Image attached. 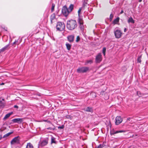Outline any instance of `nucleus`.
I'll use <instances>...</instances> for the list:
<instances>
[{
	"label": "nucleus",
	"instance_id": "19",
	"mask_svg": "<svg viewBox=\"0 0 148 148\" xmlns=\"http://www.w3.org/2000/svg\"><path fill=\"white\" fill-rule=\"evenodd\" d=\"M66 45L67 50H70L71 49V45L68 43H66Z\"/></svg>",
	"mask_w": 148,
	"mask_h": 148
},
{
	"label": "nucleus",
	"instance_id": "40",
	"mask_svg": "<svg viewBox=\"0 0 148 148\" xmlns=\"http://www.w3.org/2000/svg\"><path fill=\"white\" fill-rule=\"evenodd\" d=\"M123 11L122 10H121L120 12V14H121L123 13Z\"/></svg>",
	"mask_w": 148,
	"mask_h": 148
},
{
	"label": "nucleus",
	"instance_id": "26",
	"mask_svg": "<svg viewBox=\"0 0 148 148\" xmlns=\"http://www.w3.org/2000/svg\"><path fill=\"white\" fill-rule=\"evenodd\" d=\"M125 131L123 130H119V131H114V133L112 134H117L119 133H121L123 132H125Z\"/></svg>",
	"mask_w": 148,
	"mask_h": 148
},
{
	"label": "nucleus",
	"instance_id": "7",
	"mask_svg": "<svg viewBox=\"0 0 148 148\" xmlns=\"http://www.w3.org/2000/svg\"><path fill=\"white\" fill-rule=\"evenodd\" d=\"M20 137L19 136H18L14 137L11 141V145L14 143L19 144L20 143Z\"/></svg>",
	"mask_w": 148,
	"mask_h": 148
},
{
	"label": "nucleus",
	"instance_id": "44",
	"mask_svg": "<svg viewBox=\"0 0 148 148\" xmlns=\"http://www.w3.org/2000/svg\"><path fill=\"white\" fill-rule=\"evenodd\" d=\"M142 1V0H138V1L139 2H141Z\"/></svg>",
	"mask_w": 148,
	"mask_h": 148
},
{
	"label": "nucleus",
	"instance_id": "33",
	"mask_svg": "<svg viewBox=\"0 0 148 148\" xmlns=\"http://www.w3.org/2000/svg\"><path fill=\"white\" fill-rule=\"evenodd\" d=\"M113 15L112 14H110V21H112V18H113Z\"/></svg>",
	"mask_w": 148,
	"mask_h": 148
},
{
	"label": "nucleus",
	"instance_id": "31",
	"mask_svg": "<svg viewBox=\"0 0 148 148\" xmlns=\"http://www.w3.org/2000/svg\"><path fill=\"white\" fill-rule=\"evenodd\" d=\"M106 50V49L105 47H103V53L104 55L105 56V53Z\"/></svg>",
	"mask_w": 148,
	"mask_h": 148
},
{
	"label": "nucleus",
	"instance_id": "42",
	"mask_svg": "<svg viewBox=\"0 0 148 148\" xmlns=\"http://www.w3.org/2000/svg\"><path fill=\"white\" fill-rule=\"evenodd\" d=\"M126 31V28H125L124 29V32H125Z\"/></svg>",
	"mask_w": 148,
	"mask_h": 148
},
{
	"label": "nucleus",
	"instance_id": "23",
	"mask_svg": "<svg viewBox=\"0 0 148 148\" xmlns=\"http://www.w3.org/2000/svg\"><path fill=\"white\" fill-rule=\"evenodd\" d=\"M8 45L5 46L3 48H2L0 50V52H3L5 51L7 49L8 47Z\"/></svg>",
	"mask_w": 148,
	"mask_h": 148
},
{
	"label": "nucleus",
	"instance_id": "6",
	"mask_svg": "<svg viewBox=\"0 0 148 148\" xmlns=\"http://www.w3.org/2000/svg\"><path fill=\"white\" fill-rule=\"evenodd\" d=\"M62 12L65 16H67L70 13L67 7L66 6H63L62 9Z\"/></svg>",
	"mask_w": 148,
	"mask_h": 148
},
{
	"label": "nucleus",
	"instance_id": "30",
	"mask_svg": "<svg viewBox=\"0 0 148 148\" xmlns=\"http://www.w3.org/2000/svg\"><path fill=\"white\" fill-rule=\"evenodd\" d=\"M104 147L103 144H100L98 146L95 148H102Z\"/></svg>",
	"mask_w": 148,
	"mask_h": 148
},
{
	"label": "nucleus",
	"instance_id": "12",
	"mask_svg": "<svg viewBox=\"0 0 148 148\" xmlns=\"http://www.w3.org/2000/svg\"><path fill=\"white\" fill-rule=\"evenodd\" d=\"M68 40L70 42H73L74 38V35H71L68 36L67 37Z\"/></svg>",
	"mask_w": 148,
	"mask_h": 148
},
{
	"label": "nucleus",
	"instance_id": "38",
	"mask_svg": "<svg viewBox=\"0 0 148 148\" xmlns=\"http://www.w3.org/2000/svg\"><path fill=\"white\" fill-rule=\"evenodd\" d=\"M137 94L138 95H139L140 94V92L139 91H137Z\"/></svg>",
	"mask_w": 148,
	"mask_h": 148
},
{
	"label": "nucleus",
	"instance_id": "39",
	"mask_svg": "<svg viewBox=\"0 0 148 148\" xmlns=\"http://www.w3.org/2000/svg\"><path fill=\"white\" fill-rule=\"evenodd\" d=\"M14 108H18V106H17V105H14Z\"/></svg>",
	"mask_w": 148,
	"mask_h": 148
},
{
	"label": "nucleus",
	"instance_id": "27",
	"mask_svg": "<svg viewBox=\"0 0 148 148\" xmlns=\"http://www.w3.org/2000/svg\"><path fill=\"white\" fill-rule=\"evenodd\" d=\"M12 133L13 132L8 133L5 134L4 136V137H6L8 136Z\"/></svg>",
	"mask_w": 148,
	"mask_h": 148
},
{
	"label": "nucleus",
	"instance_id": "25",
	"mask_svg": "<svg viewBox=\"0 0 148 148\" xmlns=\"http://www.w3.org/2000/svg\"><path fill=\"white\" fill-rule=\"evenodd\" d=\"M51 143H56V141H55V138L53 136H51Z\"/></svg>",
	"mask_w": 148,
	"mask_h": 148
},
{
	"label": "nucleus",
	"instance_id": "46",
	"mask_svg": "<svg viewBox=\"0 0 148 148\" xmlns=\"http://www.w3.org/2000/svg\"><path fill=\"white\" fill-rule=\"evenodd\" d=\"M16 42H14L13 43V44H16Z\"/></svg>",
	"mask_w": 148,
	"mask_h": 148
},
{
	"label": "nucleus",
	"instance_id": "1",
	"mask_svg": "<svg viewBox=\"0 0 148 148\" xmlns=\"http://www.w3.org/2000/svg\"><path fill=\"white\" fill-rule=\"evenodd\" d=\"M66 26L68 29L73 30L77 27V23L75 20H71L67 21Z\"/></svg>",
	"mask_w": 148,
	"mask_h": 148
},
{
	"label": "nucleus",
	"instance_id": "15",
	"mask_svg": "<svg viewBox=\"0 0 148 148\" xmlns=\"http://www.w3.org/2000/svg\"><path fill=\"white\" fill-rule=\"evenodd\" d=\"M74 8V5L72 4H71L68 8V9L69 12H71L72 10H73Z\"/></svg>",
	"mask_w": 148,
	"mask_h": 148
},
{
	"label": "nucleus",
	"instance_id": "18",
	"mask_svg": "<svg viewBox=\"0 0 148 148\" xmlns=\"http://www.w3.org/2000/svg\"><path fill=\"white\" fill-rule=\"evenodd\" d=\"M12 112H10L6 114L3 118L4 120H5L8 117L12 114Z\"/></svg>",
	"mask_w": 148,
	"mask_h": 148
},
{
	"label": "nucleus",
	"instance_id": "22",
	"mask_svg": "<svg viewBox=\"0 0 148 148\" xmlns=\"http://www.w3.org/2000/svg\"><path fill=\"white\" fill-rule=\"evenodd\" d=\"M82 10V8H80L78 11V18H82V16H81L80 15V14H81V10Z\"/></svg>",
	"mask_w": 148,
	"mask_h": 148
},
{
	"label": "nucleus",
	"instance_id": "4",
	"mask_svg": "<svg viewBox=\"0 0 148 148\" xmlns=\"http://www.w3.org/2000/svg\"><path fill=\"white\" fill-rule=\"evenodd\" d=\"M114 33L115 38H120L122 36V33L121 31L118 29H115L114 31Z\"/></svg>",
	"mask_w": 148,
	"mask_h": 148
},
{
	"label": "nucleus",
	"instance_id": "17",
	"mask_svg": "<svg viewBox=\"0 0 148 148\" xmlns=\"http://www.w3.org/2000/svg\"><path fill=\"white\" fill-rule=\"evenodd\" d=\"M85 111L88 112H92L93 111V109L91 108L87 107L85 110Z\"/></svg>",
	"mask_w": 148,
	"mask_h": 148
},
{
	"label": "nucleus",
	"instance_id": "43",
	"mask_svg": "<svg viewBox=\"0 0 148 148\" xmlns=\"http://www.w3.org/2000/svg\"><path fill=\"white\" fill-rule=\"evenodd\" d=\"M4 83H2L1 84H0L1 85H4Z\"/></svg>",
	"mask_w": 148,
	"mask_h": 148
},
{
	"label": "nucleus",
	"instance_id": "45",
	"mask_svg": "<svg viewBox=\"0 0 148 148\" xmlns=\"http://www.w3.org/2000/svg\"><path fill=\"white\" fill-rule=\"evenodd\" d=\"M2 138V136H1L0 135V140Z\"/></svg>",
	"mask_w": 148,
	"mask_h": 148
},
{
	"label": "nucleus",
	"instance_id": "20",
	"mask_svg": "<svg viewBox=\"0 0 148 148\" xmlns=\"http://www.w3.org/2000/svg\"><path fill=\"white\" fill-rule=\"evenodd\" d=\"M128 23H134V21L132 17H130L128 20Z\"/></svg>",
	"mask_w": 148,
	"mask_h": 148
},
{
	"label": "nucleus",
	"instance_id": "41",
	"mask_svg": "<svg viewBox=\"0 0 148 148\" xmlns=\"http://www.w3.org/2000/svg\"><path fill=\"white\" fill-rule=\"evenodd\" d=\"M130 119H131V118H130V117H129V118H127V120H129V121H130Z\"/></svg>",
	"mask_w": 148,
	"mask_h": 148
},
{
	"label": "nucleus",
	"instance_id": "14",
	"mask_svg": "<svg viewBox=\"0 0 148 148\" xmlns=\"http://www.w3.org/2000/svg\"><path fill=\"white\" fill-rule=\"evenodd\" d=\"M2 101H4V99H2L1 100L0 98V107L2 108L4 106V102Z\"/></svg>",
	"mask_w": 148,
	"mask_h": 148
},
{
	"label": "nucleus",
	"instance_id": "36",
	"mask_svg": "<svg viewBox=\"0 0 148 148\" xmlns=\"http://www.w3.org/2000/svg\"><path fill=\"white\" fill-rule=\"evenodd\" d=\"M55 128L53 129L51 127H49L48 128H47V130H53Z\"/></svg>",
	"mask_w": 148,
	"mask_h": 148
},
{
	"label": "nucleus",
	"instance_id": "35",
	"mask_svg": "<svg viewBox=\"0 0 148 148\" xmlns=\"http://www.w3.org/2000/svg\"><path fill=\"white\" fill-rule=\"evenodd\" d=\"M66 117L67 119H71V116L69 115H66Z\"/></svg>",
	"mask_w": 148,
	"mask_h": 148
},
{
	"label": "nucleus",
	"instance_id": "8",
	"mask_svg": "<svg viewBox=\"0 0 148 148\" xmlns=\"http://www.w3.org/2000/svg\"><path fill=\"white\" fill-rule=\"evenodd\" d=\"M102 60V55L101 53H98L96 56L95 62L96 63H99Z\"/></svg>",
	"mask_w": 148,
	"mask_h": 148
},
{
	"label": "nucleus",
	"instance_id": "5",
	"mask_svg": "<svg viewBox=\"0 0 148 148\" xmlns=\"http://www.w3.org/2000/svg\"><path fill=\"white\" fill-rule=\"evenodd\" d=\"M89 68L87 67H83L78 68L77 71L79 73H84L87 72L89 70Z\"/></svg>",
	"mask_w": 148,
	"mask_h": 148
},
{
	"label": "nucleus",
	"instance_id": "37",
	"mask_svg": "<svg viewBox=\"0 0 148 148\" xmlns=\"http://www.w3.org/2000/svg\"><path fill=\"white\" fill-rule=\"evenodd\" d=\"M14 42L16 43V44L18 45L20 43V42H18V40H16Z\"/></svg>",
	"mask_w": 148,
	"mask_h": 148
},
{
	"label": "nucleus",
	"instance_id": "16",
	"mask_svg": "<svg viewBox=\"0 0 148 148\" xmlns=\"http://www.w3.org/2000/svg\"><path fill=\"white\" fill-rule=\"evenodd\" d=\"M119 17H117L113 21V23L114 24H117L119 22Z\"/></svg>",
	"mask_w": 148,
	"mask_h": 148
},
{
	"label": "nucleus",
	"instance_id": "9",
	"mask_svg": "<svg viewBox=\"0 0 148 148\" xmlns=\"http://www.w3.org/2000/svg\"><path fill=\"white\" fill-rule=\"evenodd\" d=\"M115 124L119 125L123 121V119L120 116H117L115 118Z\"/></svg>",
	"mask_w": 148,
	"mask_h": 148
},
{
	"label": "nucleus",
	"instance_id": "11",
	"mask_svg": "<svg viewBox=\"0 0 148 148\" xmlns=\"http://www.w3.org/2000/svg\"><path fill=\"white\" fill-rule=\"evenodd\" d=\"M12 121L14 123H17L20 124L23 121V119L22 118L15 119H12Z\"/></svg>",
	"mask_w": 148,
	"mask_h": 148
},
{
	"label": "nucleus",
	"instance_id": "34",
	"mask_svg": "<svg viewBox=\"0 0 148 148\" xmlns=\"http://www.w3.org/2000/svg\"><path fill=\"white\" fill-rule=\"evenodd\" d=\"M80 40V38L79 36H77V37L76 40V42H78Z\"/></svg>",
	"mask_w": 148,
	"mask_h": 148
},
{
	"label": "nucleus",
	"instance_id": "32",
	"mask_svg": "<svg viewBox=\"0 0 148 148\" xmlns=\"http://www.w3.org/2000/svg\"><path fill=\"white\" fill-rule=\"evenodd\" d=\"M64 128V126L63 125H62L61 126H58V128L59 129L62 130Z\"/></svg>",
	"mask_w": 148,
	"mask_h": 148
},
{
	"label": "nucleus",
	"instance_id": "24",
	"mask_svg": "<svg viewBox=\"0 0 148 148\" xmlns=\"http://www.w3.org/2000/svg\"><path fill=\"white\" fill-rule=\"evenodd\" d=\"M93 62V61L92 60H87L85 62V65H86L88 64H91Z\"/></svg>",
	"mask_w": 148,
	"mask_h": 148
},
{
	"label": "nucleus",
	"instance_id": "13",
	"mask_svg": "<svg viewBox=\"0 0 148 148\" xmlns=\"http://www.w3.org/2000/svg\"><path fill=\"white\" fill-rule=\"evenodd\" d=\"M56 18V15L54 13L52 14L50 16L51 22V23H53V20Z\"/></svg>",
	"mask_w": 148,
	"mask_h": 148
},
{
	"label": "nucleus",
	"instance_id": "29",
	"mask_svg": "<svg viewBox=\"0 0 148 148\" xmlns=\"http://www.w3.org/2000/svg\"><path fill=\"white\" fill-rule=\"evenodd\" d=\"M141 56H139L137 59V62H138L140 63L141 62Z\"/></svg>",
	"mask_w": 148,
	"mask_h": 148
},
{
	"label": "nucleus",
	"instance_id": "47",
	"mask_svg": "<svg viewBox=\"0 0 148 148\" xmlns=\"http://www.w3.org/2000/svg\"><path fill=\"white\" fill-rule=\"evenodd\" d=\"M40 94H39V95H39V96H40Z\"/></svg>",
	"mask_w": 148,
	"mask_h": 148
},
{
	"label": "nucleus",
	"instance_id": "28",
	"mask_svg": "<svg viewBox=\"0 0 148 148\" xmlns=\"http://www.w3.org/2000/svg\"><path fill=\"white\" fill-rule=\"evenodd\" d=\"M55 5L54 3H52V7L51 8V11L53 12L54 10Z\"/></svg>",
	"mask_w": 148,
	"mask_h": 148
},
{
	"label": "nucleus",
	"instance_id": "21",
	"mask_svg": "<svg viewBox=\"0 0 148 148\" xmlns=\"http://www.w3.org/2000/svg\"><path fill=\"white\" fill-rule=\"evenodd\" d=\"M26 148H34L32 145L30 143H28L27 144Z\"/></svg>",
	"mask_w": 148,
	"mask_h": 148
},
{
	"label": "nucleus",
	"instance_id": "3",
	"mask_svg": "<svg viewBox=\"0 0 148 148\" xmlns=\"http://www.w3.org/2000/svg\"><path fill=\"white\" fill-rule=\"evenodd\" d=\"M78 23L79 24V27L81 31H83L84 27V21L83 18H78L77 20Z\"/></svg>",
	"mask_w": 148,
	"mask_h": 148
},
{
	"label": "nucleus",
	"instance_id": "10",
	"mask_svg": "<svg viewBox=\"0 0 148 148\" xmlns=\"http://www.w3.org/2000/svg\"><path fill=\"white\" fill-rule=\"evenodd\" d=\"M48 143V140H46L40 141L38 144V147H42L46 145Z\"/></svg>",
	"mask_w": 148,
	"mask_h": 148
},
{
	"label": "nucleus",
	"instance_id": "2",
	"mask_svg": "<svg viewBox=\"0 0 148 148\" xmlns=\"http://www.w3.org/2000/svg\"><path fill=\"white\" fill-rule=\"evenodd\" d=\"M56 27L58 30L62 31L65 29V25L63 22H58L57 24Z\"/></svg>",
	"mask_w": 148,
	"mask_h": 148
}]
</instances>
